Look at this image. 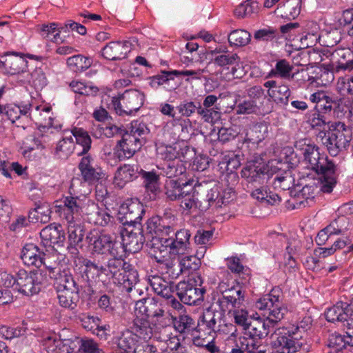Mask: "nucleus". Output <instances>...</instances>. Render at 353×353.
<instances>
[{"instance_id":"nucleus-35","label":"nucleus","mask_w":353,"mask_h":353,"mask_svg":"<svg viewBox=\"0 0 353 353\" xmlns=\"http://www.w3.org/2000/svg\"><path fill=\"white\" fill-rule=\"evenodd\" d=\"M123 272L119 277L114 280V283L122 286L127 292H130L133 288H135L139 281L138 273L132 266L123 270Z\"/></svg>"},{"instance_id":"nucleus-24","label":"nucleus","mask_w":353,"mask_h":353,"mask_svg":"<svg viewBox=\"0 0 353 353\" xmlns=\"http://www.w3.org/2000/svg\"><path fill=\"white\" fill-rule=\"evenodd\" d=\"M130 50L129 41H112L102 49V55L108 60H120L124 59Z\"/></svg>"},{"instance_id":"nucleus-60","label":"nucleus","mask_w":353,"mask_h":353,"mask_svg":"<svg viewBox=\"0 0 353 353\" xmlns=\"http://www.w3.org/2000/svg\"><path fill=\"white\" fill-rule=\"evenodd\" d=\"M158 154L161 156V159L166 160L168 163L176 161L181 157L176 146L171 145L159 148Z\"/></svg>"},{"instance_id":"nucleus-56","label":"nucleus","mask_w":353,"mask_h":353,"mask_svg":"<svg viewBox=\"0 0 353 353\" xmlns=\"http://www.w3.org/2000/svg\"><path fill=\"white\" fill-rule=\"evenodd\" d=\"M68 225V239L71 244H78L81 242L84 234L85 230L83 226L80 224H74L73 221H71Z\"/></svg>"},{"instance_id":"nucleus-59","label":"nucleus","mask_w":353,"mask_h":353,"mask_svg":"<svg viewBox=\"0 0 353 353\" xmlns=\"http://www.w3.org/2000/svg\"><path fill=\"white\" fill-rule=\"evenodd\" d=\"M258 112H259V106L258 105L257 101L254 99L244 100L236 106L237 114H249L257 113Z\"/></svg>"},{"instance_id":"nucleus-38","label":"nucleus","mask_w":353,"mask_h":353,"mask_svg":"<svg viewBox=\"0 0 353 353\" xmlns=\"http://www.w3.org/2000/svg\"><path fill=\"white\" fill-rule=\"evenodd\" d=\"M63 203L59 207L67 214L66 219L70 222L74 220V215H77L81 210V201L78 197L65 196L63 199Z\"/></svg>"},{"instance_id":"nucleus-31","label":"nucleus","mask_w":353,"mask_h":353,"mask_svg":"<svg viewBox=\"0 0 353 353\" xmlns=\"http://www.w3.org/2000/svg\"><path fill=\"white\" fill-rule=\"evenodd\" d=\"M43 252H41L37 245L30 243L23 247L21 258L26 265L39 268L43 263Z\"/></svg>"},{"instance_id":"nucleus-16","label":"nucleus","mask_w":353,"mask_h":353,"mask_svg":"<svg viewBox=\"0 0 353 353\" xmlns=\"http://www.w3.org/2000/svg\"><path fill=\"white\" fill-rule=\"evenodd\" d=\"M325 316L327 321L343 323L345 328H348L349 320H353V300L350 303L337 302L333 307L327 310Z\"/></svg>"},{"instance_id":"nucleus-26","label":"nucleus","mask_w":353,"mask_h":353,"mask_svg":"<svg viewBox=\"0 0 353 353\" xmlns=\"http://www.w3.org/2000/svg\"><path fill=\"white\" fill-rule=\"evenodd\" d=\"M31 108L32 105L30 103L22 106L17 105H10L6 107L3 106V113L5 112L8 119L10 120L12 123L19 121V124H18L17 126H19L22 123V121H20L21 119L27 122L31 120Z\"/></svg>"},{"instance_id":"nucleus-37","label":"nucleus","mask_w":353,"mask_h":353,"mask_svg":"<svg viewBox=\"0 0 353 353\" xmlns=\"http://www.w3.org/2000/svg\"><path fill=\"white\" fill-rule=\"evenodd\" d=\"M79 168L85 181H92L100 178V172L94 168L92 159L90 156H85L81 159Z\"/></svg>"},{"instance_id":"nucleus-58","label":"nucleus","mask_w":353,"mask_h":353,"mask_svg":"<svg viewBox=\"0 0 353 353\" xmlns=\"http://www.w3.org/2000/svg\"><path fill=\"white\" fill-rule=\"evenodd\" d=\"M279 32L272 27L258 30L254 33V39L258 41H269L277 37Z\"/></svg>"},{"instance_id":"nucleus-50","label":"nucleus","mask_w":353,"mask_h":353,"mask_svg":"<svg viewBox=\"0 0 353 353\" xmlns=\"http://www.w3.org/2000/svg\"><path fill=\"white\" fill-rule=\"evenodd\" d=\"M67 64L71 70L75 72H81L87 70L91 63L86 57L78 54L69 57L67 59Z\"/></svg>"},{"instance_id":"nucleus-13","label":"nucleus","mask_w":353,"mask_h":353,"mask_svg":"<svg viewBox=\"0 0 353 353\" xmlns=\"http://www.w3.org/2000/svg\"><path fill=\"white\" fill-rule=\"evenodd\" d=\"M122 236V248L124 254L126 252L136 253L140 251L145 241L141 224L127 226L121 232Z\"/></svg>"},{"instance_id":"nucleus-47","label":"nucleus","mask_w":353,"mask_h":353,"mask_svg":"<svg viewBox=\"0 0 353 353\" xmlns=\"http://www.w3.org/2000/svg\"><path fill=\"white\" fill-rule=\"evenodd\" d=\"M181 274L183 273H192L199 270L201 265V261L195 256H185L178 261Z\"/></svg>"},{"instance_id":"nucleus-6","label":"nucleus","mask_w":353,"mask_h":353,"mask_svg":"<svg viewBox=\"0 0 353 353\" xmlns=\"http://www.w3.org/2000/svg\"><path fill=\"white\" fill-rule=\"evenodd\" d=\"M225 312L212 302L199 318L201 327H205L210 333L228 334L234 329V325L226 322Z\"/></svg>"},{"instance_id":"nucleus-11","label":"nucleus","mask_w":353,"mask_h":353,"mask_svg":"<svg viewBox=\"0 0 353 353\" xmlns=\"http://www.w3.org/2000/svg\"><path fill=\"white\" fill-rule=\"evenodd\" d=\"M256 307L260 310H267L268 321L274 327L281 321L288 312V309L279 300L278 296L268 294L259 299L256 303Z\"/></svg>"},{"instance_id":"nucleus-51","label":"nucleus","mask_w":353,"mask_h":353,"mask_svg":"<svg viewBox=\"0 0 353 353\" xmlns=\"http://www.w3.org/2000/svg\"><path fill=\"white\" fill-rule=\"evenodd\" d=\"M174 74L171 72L163 71L161 74L156 75L152 77V84L153 85H163L166 84V88L169 90H174L177 88V83H174V78L172 76Z\"/></svg>"},{"instance_id":"nucleus-14","label":"nucleus","mask_w":353,"mask_h":353,"mask_svg":"<svg viewBox=\"0 0 353 353\" xmlns=\"http://www.w3.org/2000/svg\"><path fill=\"white\" fill-rule=\"evenodd\" d=\"M135 310L139 314L156 321H159L161 318L171 314L165 312L163 302L154 297L145 298L137 301Z\"/></svg>"},{"instance_id":"nucleus-54","label":"nucleus","mask_w":353,"mask_h":353,"mask_svg":"<svg viewBox=\"0 0 353 353\" xmlns=\"http://www.w3.org/2000/svg\"><path fill=\"white\" fill-rule=\"evenodd\" d=\"M268 94L276 103L287 104L290 90L287 85H280L275 89L268 90Z\"/></svg>"},{"instance_id":"nucleus-25","label":"nucleus","mask_w":353,"mask_h":353,"mask_svg":"<svg viewBox=\"0 0 353 353\" xmlns=\"http://www.w3.org/2000/svg\"><path fill=\"white\" fill-rule=\"evenodd\" d=\"M112 257L109 259L107 261L108 268L107 270L108 271V274L111 277L112 282H114L118 277H119L123 272V270L131 267V265L125 261L124 257L125 254H124V250L121 248V251H119V254H110Z\"/></svg>"},{"instance_id":"nucleus-12","label":"nucleus","mask_w":353,"mask_h":353,"mask_svg":"<svg viewBox=\"0 0 353 353\" xmlns=\"http://www.w3.org/2000/svg\"><path fill=\"white\" fill-rule=\"evenodd\" d=\"M269 169L261 158H256L249 161L241 170V176L248 183L262 185L270 179Z\"/></svg>"},{"instance_id":"nucleus-61","label":"nucleus","mask_w":353,"mask_h":353,"mask_svg":"<svg viewBox=\"0 0 353 353\" xmlns=\"http://www.w3.org/2000/svg\"><path fill=\"white\" fill-rule=\"evenodd\" d=\"M292 185V178L289 172L276 174L273 178V185L275 189L289 190Z\"/></svg>"},{"instance_id":"nucleus-40","label":"nucleus","mask_w":353,"mask_h":353,"mask_svg":"<svg viewBox=\"0 0 353 353\" xmlns=\"http://www.w3.org/2000/svg\"><path fill=\"white\" fill-rule=\"evenodd\" d=\"M132 332L136 338L139 337L144 341L151 339L152 336V328L150 322L143 319L134 321Z\"/></svg>"},{"instance_id":"nucleus-2","label":"nucleus","mask_w":353,"mask_h":353,"mask_svg":"<svg viewBox=\"0 0 353 353\" xmlns=\"http://www.w3.org/2000/svg\"><path fill=\"white\" fill-rule=\"evenodd\" d=\"M310 317H305L295 328L279 327L271 334V345L282 353H295L302 349L304 344L302 334L311 325Z\"/></svg>"},{"instance_id":"nucleus-48","label":"nucleus","mask_w":353,"mask_h":353,"mask_svg":"<svg viewBox=\"0 0 353 353\" xmlns=\"http://www.w3.org/2000/svg\"><path fill=\"white\" fill-rule=\"evenodd\" d=\"M51 210L47 203H35V208L33 211L30 212L29 218H35L37 221L46 223L50 221Z\"/></svg>"},{"instance_id":"nucleus-7","label":"nucleus","mask_w":353,"mask_h":353,"mask_svg":"<svg viewBox=\"0 0 353 353\" xmlns=\"http://www.w3.org/2000/svg\"><path fill=\"white\" fill-rule=\"evenodd\" d=\"M202 203V210H206L210 206L216 208L226 205L234 197V192L232 188L224 190L219 185H199Z\"/></svg>"},{"instance_id":"nucleus-23","label":"nucleus","mask_w":353,"mask_h":353,"mask_svg":"<svg viewBox=\"0 0 353 353\" xmlns=\"http://www.w3.org/2000/svg\"><path fill=\"white\" fill-rule=\"evenodd\" d=\"M40 236L45 246H62L65 239L62 226L55 224H50L41 230Z\"/></svg>"},{"instance_id":"nucleus-57","label":"nucleus","mask_w":353,"mask_h":353,"mask_svg":"<svg viewBox=\"0 0 353 353\" xmlns=\"http://www.w3.org/2000/svg\"><path fill=\"white\" fill-rule=\"evenodd\" d=\"M57 343L56 347H60L62 344L63 352L66 353H72L78 352L80 349L81 339L74 336L73 339H65L61 341L53 340Z\"/></svg>"},{"instance_id":"nucleus-29","label":"nucleus","mask_w":353,"mask_h":353,"mask_svg":"<svg viewBox=\"0 0 353 353\" xmlns=\"http://www.w3.org/2000/svg\"><path fill=\"white\" fill-rule=\"evenodd\" d=\"M152 239L148 246L150 256L156 261L170 256L168 244L165 243L167 238L151 236Z\"/></svg>"},{"instance_id":"nucleus-17","label":"nucleus","mask_w":353,"mask_h":353,"mask_svg":"<svg viewBox=\"0 0 353 353\" xmlns=\"http://www.w3.org/2000/svg\"><path fill=\"white\" fill-rule=\"evenodd\" d=\"M49 276L55 281L57 290H69L73 292H79L80 287L74 280L69 270H61L58 265L55 267H47Z\"/></svg>"},{"instance_id":"nucleus-49","label":"nucleus","mask_w":353,"mask_h":353,"mask_svg":"<svg viewBox=\"0 0 353 353\" xmlns=\"http://www.w3.org/2000/svg\"><path fill=\"white\" fill-rule=\"evenodd\" d=\"M164 173L169 179L177 178L186 172V168L183 163L176 160V161H170L167 163L163 168Z\"/></svg>"},{"instance_id":"nucleus-36","label":"nucleus","mask_w":353,"mask_h":353,"mask_svg":"<svg viewBox=\"0 0 353 353\" xmlns=\"http://www.w3.org/2000/svg\"><path fill=\"white\" fill-rule=\"evenodd\" d=\"M72 136L76 140L75 147L78 149V154H86L91 147V138L86 131L81 128H74Z\"/></svg>"},{"instance_id":"nucleus-52","label":"nucleus","mask_w":353,"mask_h":353,"mask_svg":"<svg viewBox=\"0 0 353 353\" xmlns=\"http://www.w3.org/2000/svg\"><path fill=\"white\" fill-rule=\"evenodd\" d=\"M348 224L347 217L344 216H339L326 227V231L330 232V235L341 234L348 230Z\"/></svg>"},{"instance_id":"nucleus-27","label":"nucleus","mask_w":353,"mask_h":353,"mask_svg":"<svg viewBox=\"0 0 353 353\" xmlns=\"http://www.w3.org/2000/svg\"><path fill=\"white\" fill-rule=\"evenodd\" d=\"M193 180L183 181L181 178L176 179H168L165 181L164 189L165 194L170 201L179 200L184 191L187 189Z\"/></svg>"},{"instance_id":"nucleus-32","label":"nucleus","mask_w":353,"mask_h":353,"mask_svg":"<svg viewBox=\"0 0 353 353\" xmlns=\"http://www.w3.org/2000/svg\"><path fill=\"white\" fill-rule=\"evenodd\" d=\"M148 283L153 291L163 298H169L174 292V286L158 275L148 277Z\"/></svg>"},{"instance_id":"nucleus-10","label":"nucleus","mask_w":353,"mask_h":353,"mask_svg":"<svg viewBox=\"0 0 353 353\" xmlns=\"http://www.w3.org/2000/svg\"><path fill=\"white\" fill-rule=\"evenodd\" d=\"M145 96L137 90H125L119 97L112 99V103L119 115H131L143 105Z\"/></svg>"},{"instance_id":"nucleus-45","label":"nucleus","mask_w":353,"mask_h":353,"mask_svg":"<svg viewBox=\"0 0 353 353\" xmlns=\"http://www.w3.org/2000/svg\"><path fill=\"white\" fill-rule=\"evenodd\" d=\"M90 222L102 227L108 225L114 221V217L110 216L105 210L94 206V210L88 214Z\"/></svg>"},{"instance_id":"nucleus-62","label":"nucleus","mask_w":353,"mask_h":353,"mask_svg":"<svg viewBox=\"0 0 353 353\" xmlns=\"http://www.w3.org/2000/svg\"><path fill=\"white\" fill-rule=\"evenodd\" d=\"M292 70V66L285 59H281L276 63L275 68L272 70L270 76L278 74L283 78H288Z\"/></svg>"},{"instance_id":"nucleus-41","label":"nucleus","mask_w":353,"mask_h":353,"mask_svg":"<svg viewBox=\"0 0 353 353\" xmlns=\"http://www.w3.org/2000/svg\"><path fill=\"white\" fill-rule=\"evenodd\" d=\"M74 150L78 151L75 147L72 135L65 137L60 140L56 147L55 154L60 159H67Z\"/></svg>"},{"instance_id":"nucleus-39","label":"nucleus","mask_w":353,"mask_h":353,"mask_svg":"<svg viewBox=\"0 0 353 353\" xmlns=\"http://www.w3.org/2000/svg\"><path fill=\"white\" fill-rule=\"evenodd\" d=\"M282 17L294 19L300 13V0H287L276 10Z\"/></svg>"},{"instance_id":"nucleus-4","label":"nucleus","mask_w":353,"mask_h":353,"mask_svg":"<svg viewBox=\"0 0 353 353\" xmlns=\"http://www.w3.org/2000/svg\"><path fill=\"white\" fill-rule=\"evenodd\" d=\"M271 327H273L266 319L258 317L252 319L245 330V336L238 339L236 347L232 349L230 353H243L242 347H245L248 342V343H255L261 345L263 349H268L267 345L262 342V339L268 335Z\"/></svg>"},{"instance_id":"nucleus-9","label":"nucleus","mask_w":353,"mask_h":353,"mask_svg":"<svg viewBox=\"0 0 353 353\" xmlns=\"http://www.w3.org/2000/svg\"><path fill=\"white\" fill-rule=\"evenodd\" d=\"M216 293L218 297H214L213 302L225 310L229 307L239 308L245 302V292L239 285L230 286L225 282H220Z\"/></svg>"},{"instance_id":"nucleus-1","label":"nucleus","mask_w":353,"mask_h":353,"mask_svg":"<svg viewBox=\"0 0 353 353\" xmlns=\"http://www.w3.org/2000/svg\"><path fill=\"white\" fill-rule=\"evenodd\" d=\"M295 148L301 151L304 160L310 168L317 174H321V190L330 193L336 183V166L327 156L319 152V148L314 144L306 143L305 139L299 140L295 143Z\"/></svg>"},{"instance_id":"nucleus-30","label":"nucleus","mask_w":353,"mask_h":353,"mask_svg":"<svg viewBox=\"0 0 353 353\" xmlns=\"http://www.w3.org/2000/svg\"><path fill=\"white\" fill-rule=\"evenodd\" d=\"M137 339L132 332L126 330L114 338L113 344L117 353H133L137 346Z\"/></svg>"},{"instance_id":"nucleus-64","label":"nucleus","mask_w":353,"mask_h":353,"mask_svg":"<svg viewBox=\"0 0 353 353\" xmlns=\"http://www.w3.org/2000/svg\"><path fill=\"white\" fill-rule=\"evenodd\" d=\"M79 353H103V351L99 347V345L92 339H81Z\"/></svg>"},{"instance_id":"nucleus-8","label":"nucleus","mask_w":353,"mask_h":353,"mask_svg":"<svg viewBox=\"0 0 353 353\" xmlns=\"http://www.w3.org/2000/svg\"><path fill=\"white\" fill-rule=\"evenodd\" d=\"M203 279L198 274H193L188 282H179L176 286L180 301L187 305H199L203 301L205 290L201 288Z\"/></svg>"},{"instance_id":"nucleus-18","label":"nucleus","mask_w":353,"mask_h":353,"mask_svg":"<svg viewBox=\"0 0 353 353\" xmlns=\"http://www.w3.org/2000/svg\"><path fill=\"white\" fill-rule=\"evenodd\" d=\"M123 216L119 217L122 224L127 226H132L137 224H141L140 220L142 219L144 209L143 205L137 200L126 201L121 206L119 212Z\"/></svg>"},{"instance_id":"nucleus-5","label":"nucleus","mask_w":353,"mask_h":353,"mask_svg":"<svg viewBox=\"0 0 353 353\" xmlns=\"http://www.w3.org/2000/svg\"><path fill=\"white\" fill-rule=\"evenodd\" d=\"M85 241L93 254L117 255L122 248L121 242L117 240L115 235L104 230H90L86 235Z\"/></svg>"},{"instance_id":"nucleus-42","label":"nucleus","mask_w":353,"mask_h":353,"mask_svg":"<svg viewBox=\"0 0 353 353\" xmlns=\"http://www.w3.org/2000/svg\"><path fill=\"white\" fill-rule=\"evenodd\" d=\"M79 292H73L69 290H57V299L59 304L64 307L74 309L79 300Z\"/></svg>"},{"instance_id":"nucleus-53","label":"nucleus","mask_w":353,"mask_h":353,"mask_svg":"<svg viewBox=\"0 0 353 353\" xmlns=\"http://www.w3.org/2000/svg\"><path fill=\"white\" fill-rule=\"evenodd\" d=\"M258 3L254 0H247L239 5L234 10L238 18H245L257 12Z\"/></svg>"},{"instance_id":"nucleus-21","label":"nucleus","mask_w":353,"mask_h":353,"mask_svg":"<svg viewBox=\"0 0 353 353\" xmlns=\"http://www.w3.org/2000/svg\"><path fill=\"white\" fill-rule=\"evenodd\" d=\"M143 144L141 141L130 135V133L126 132L123 134L122 140L119 141L117 148V157L119 159H129L132 157L137 151H138Z\"/></svg>"},{"instance_id":"nucleus-22","label":"nucleus","mask_w":353,"mask_h":353,"mask_svg":"<svg viewBox=\"0 0 353 353\" xmlns=\"http://www.w3.org/2000/svg\"><path fill=\"white\" fill-rule=\"evenodd\" d=\"M170 316L175 330L180 334L191 335L202 330L200 320L196 323L193 318L187 314H180L178 316L170 314Z\"/></svg>"},{"instance_id":"nucleus-33","label":"nucleus","mask_w":353,"mask_h":353,"mask_svg":"<svg viewBox=\"0 0 353 353\" xmlns=\"http://www.w3.org/2000/svg\"><path fill=\"white\" fill-rule=\"evenodd\" d=\"M162 274L168 276L170 279H176L181 275L178 260L175 257L168 256L156 261Z\"/></svg>"},{"instance_id":"nucleus-3","label":"nucleus","mask_w":353,"mask_h":353,"mask_svg":"<svg viewBox=\"0 0 353 353\" xmlns=\"http://www.w3.org/2000/svg\"><path fill=\"white\" fill-rule=\"evenodd\" d=\"M352 128L341 121L332 123L329 125L327 134L321 131L319 137L332 156H336L340 151L350 145Z\"/></svg>"},{"instance_id":"nucleus-63","label":"nucleus","mask_w":353,"mask_h":353,"mask_svg":"<svg viewBox=\"0 0 353 353\" xmlns=\"http://www.w3.org/2000/svg\"><path fill=\"white\" fill-rule=\"evenodd\" d=\"M78 319L82 327L87 330H94L101 323V319L98 316L87 314H80Z\"/></svg>"},{"instance_id":"nucleus-34","label":"nucleus","mask_w":353,"mask_h":353,"mask_svg":"<svg viewBox=\"0 0 353 353\" xmlns=\"http://www.w3.org/2000/svg\"><path fill=\"white\" fill-rule=\"evenodd\" d=\"M268 133L267 123L265 122L257 123L247 130L245 140L252 143H259L267 137Z\"/></svg>"},{"instance_id":"nucleus-44","label":"nucleus","mask_w":353,"mask_h":353,"mask_svg":"<svg viewBox=\"0 0 353 353\" xmlns=\"http://www.w3.org/2000/svg\"><path fill=\"white\" fill-rule=\"evenodd\" d=\"M250 41L251 34L243 29L233 30L228 35V42L231 46H245Z\"/></svg>"},{"instance_id":"nucleus-15","label":"nucleus","mask_w":353,"mask_h":353,"mask_svg":"<svg viewBox=\"0 0 353 353\" xmlns=\"http://www.w3.org/2000/svg\"><path fill=\"white\" fill-rule=\"evenodd\" d=\"M176 223V217L172 212L165 210L162 215H157L150 219L147 222V230L149 234L157 235H169L173 232Z\"/></svg>"},{"instance_id":"nucleus-19","label":"nucleus","mask_w":353,"mask_h":353,"mask_svg":"<svg viewBox=\"0 0 353 353\" xmlns=\"http://www.w3.org/2000/svg\"><path fill=\"white\" fill-rule=\"evenodd\" d=\"M15 289L26 296L38 293L40 283L37 282V274L20 270L17 274Z\"/></svg>"},{"instance_id":"nucleus-28","label":"nucleus","mask_w":353,"mask_h":353,"mask_svg":"<svg viewBox=\"0 0 353 353\" xmlns=\"http://www.w3.org/2000/svg\"><path fill=\"white\" fill-rule=\"evenodd\" d=\"M348 328H345V335L342 336L337 333L331 334L329 337L327 346L335 348L336 351L341 350L347 345L353 346V320H349Z\"/></svg>"},{"instance_id":"nucleus-55","label":"nucleus","mask_w":353,"mask_h":353,"mask_svg":"<svg viewBox=\"0 0 353 353\" xmlns=\"http://www.w3.org/2000/svg\"><path fill=\"white\" fill-rule=\"evenodd\" d=\"M26 67V61L21 58L13 56L7 57L6 72L11 74H16L23 72Z\"/></svg>"},{"instance_id":"nucleus-20","label":"nucleus","mask_w":353,"mask_h":353,"mask_svg":"<svg viewBox=\"0 0 353 353\" xmlns=\"http://www.w3.org/2000/svg\"><path fill=\"white\" fill-rule=\"evenodd\" d=\"M196 183L193 180L179 199L180 206L183 210L188 212L195 211L196 209L202 210L200 191L199 188H196Z\"/></svg>"},{"instance_id":"nucleus-43","label":"nucleus","mask_w":353,"mask_h":353,"mask_svg":"<svg viewBox=\"0 0 353 353\" xmlns=\"http://www.w3.org/2000/svg\"><path fill=\"white\" fill-rule=\"evenodd\" d=\"M315 187L305 185L300 191L294 208H301L310 206L314 203Z\"/></svg>"},{"instance_id":"nucleus-46","label":"nucleus","mask_w":353,"mask_h":353,"mask_svg":"<svg viewBox=\"0 0 353 353\" xmlns=\"http://www.w3.org/2000/svg\"><path fill=\"white\" fill-rule=\"evenodd\" d=\"M137 170L130 165L125 164L120 167L116 172L114 179L117 184L123 185L132 181L136 177Z\"/></svg>"}]
</instances>
